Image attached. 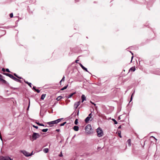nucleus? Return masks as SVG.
Wrapping results in <instances>:
<instances>
[{
	"instance_id": "9b49d317",
	"label": "nucleus",
	"mask_w": 160,
	"mask_h": 160,
	"mask_svg": "<svg viewBox=\"0 0 160 160\" xmlns=\"http://www.w3.org/2000/svg\"><path fill=\"white\" fill-rule=\"evenodd\" d=\"M62 94L61 95L58 96L56 98V100L57 101H55L54 102V104L52 105V107H53L56 104V103L58 102V101H59L61 99L63 98V97L62 96Z\"/></svg>"
},
{
	"instance_id": "393cba45",
	"label": "nucleus",
	"mask_w": 160,
	"mask_h": 160,
	"mask_svg": "<svg viewBox=\"0 0 160 160\" xmlns=\"http://www.w3.org/2000/svg\"><path fill=\"white\" fill-rule=\"evenodd\" d=\"M133 97H131H131H130V101H129V102L127 104V107H128V106L129 105H130V102H131L132 101V99H133Z\"/></svg>"
},
{
	"instance_id": "1a4fd4ad",
	"label": "nucleus",
	"mask_w": 160,
	"mask_h": 160,
	"mask_svg": "<svg viewBox=\"0 0 160 160\" xmlns=\"http://www.w3.org/2000/svg\"><path fill=\"white\" fill-rule=\"evenodd\" d=\"M132 102L128 107L127 108V110L128 112V115H126V118H127L128 119V120H129V113L130 112V111H131V108L132 107Z\"/></svg>"
},
{
	"instance_id": "ddd939ff",
	"label": "nucleus",
	"mask_w": 160,
	"mask_h": 160,
	"mask_svg": "<svg viewBox=\"0 0 160 160\" xmlns=\"http://www.w3.org/2000/svg\"><path fill=\"white\" fill-rule=\"evenodd\" d=\"M81 102L80 101L76 102L74 104V108L75 110H76L78 106L80 105Z\"/></svg>"
},
{
	"instance_id": "49530a36",
	"label": "nucleus",
	"mask_w": 160,
	"mask_h": 160,
	"mask_svg": "<svg viewBox=\"0 0 160 160\" xmlns=\"http://www.w3.org/2000/svg\"><path fill=\"white\" fill-rule=\"evenodd\" d=\"M74 112L71 115V116H70V117H71V116H72V115H73V117H76V113L75 114H74Z\"/></svg>"
},
{
	"instance_id": "bf43d9fd",
	"label": "nucleus",
	"mask_w": 160,
	"mask_h": 160,
	"mask_svg": "<svg viewBox=\"0 0 160 160\" xmlns=\"http://www.w3.org/2000/svg\"><path fill=\"white\" fill-rule=\"evenodd\" d=\"M62 95L63 96H62L63 97V98L64 97H65V98H67V96L66 94L65 96H64V94H62Z\"/></svg>"
},
{
	"instance_id": "dca6fc26",
	"label": "nucleus",
	"mask_w": 160,
	"mask_h": 160,
	"mask_svg": "<svg viewBox=\"0 0 160 160\" xmlns=\"http://www.w3.org/2000/svg\"><path fill=\"white\" fill-rule=\"evenodd\" d=\"M21 152L25 156L27 157H29V153L28 152L24 150H22L21 151Z\"/></svg>"
},
{
	"instance_id": "a18cd8bd",
	"label": "nucleus",
	"mask_w": 160,
	"mask_h": 160,
	"mask_svg": "<svg viewBox=\"0 0 160 160\" xmlns=\"http://www.w3.org/2000/svg\"><path fill=\"white\" fill-rule=\"evenodd\" d=\"M79 61V60L78 59V58H77L75 61V62L76 63H78V61Z\"/></svg>"
},
{
	"instance_id": "603ef678",
	"label": "nucleus",
	"mask_w": 160,
	"mask_h": 160,
	"mask_svg": "<svg viewBox=\"0 0 160 160\" xmlns=\"http://www.w3.org/2000/svg\"><path fill=\"white\" fill-rule=\"evenodd\" d=\"M32 127L36 129H38V127L37 126H36L34 125H33Z\"/></svg>"
},
{
	"instance_id": "9d476101",
	"label": "nucleus",
	"mask_w": 160,
	"mask_h": 160,
	"mask_svg": "<svg viewBox=\"0 0 160 160\" xmlns=\"http://www.w3.org/2000/svg\"><path fill=\"white\" fill-rule=\"evenodd\" d=\"M0 160H13L9 156H0Z\"/></svg>"
},
{
	"instance_id": "bb28decb",
	"label": "nucleus",
	"mask_w": 160,
	"mask_h": 160,
	"mask_svg": "<svg viewBox=\"0 0 160 160\" xmlns=\"http://www.w3.org/2000/svg\"><path fill=\"white\" fill-rule=\"evenodd\" d=\"M78 119L76 118V119L74 121V123L75 125H77L78 124Z\"/></svg>"
},
{
	"instance_id": "3c124183",
	"label": "nucleus",
	"mask_w": 160,
	"mask_h": 160,
	"mask_svg": "<svg viewBox=\"0 0 160 160\" xmlns=\"http://www.w3.org/2000/svg\"><path fill=\"white\" fill-rule=\"evenodd\" d=\"M10 87V88L12 89H13V90H15L16 89H17L18 88H13L12 87Z\"/></svg>"
},
{
	"instance_id": "b1692460",
	"label": "nucleus",
	"mask_w": 160,
	"mask_h": 160,
	"mask_svg": "<svg viewBox=\"0 0 160 160\" xmlns=\"http://www.w3.org/2000/svg\"><path fill=\"white\" fill-rule=\"evenodd\" d=\"M24 82L28 84L30 88L32 87V84L31 83L26 81L25 80H24Z\"/></svg>"
},
{
	"instance_id": "58836bf2",
	"label": "nucleus",
	"mask_w": 160,
	"mask_h": 160,
	"mask_svg": "<svg viewBox=\"0 0 160 160\" xmlns=\"http://www.w3.org/2000/svg\"><path fill=\"white\" fill-rule=\"evenodd\" d=\"M5 71L8 72H11L12 73L8 68H6L5 69Z\"/></svg>"
},
{
	"instance_id": "473e14b6",
	"label": "nucleus",
	"mask_w": 160,
	"mask_h": 160,
	"mask_svg": "<svg viewBox=\"0 0 160 160\" xmlns=\"http://www.w3.org/2000/svg\"><path fill=\"white\" fill-rule=\"evenodd\" d=\"M36 123L39 126H44V125L42 123H40L39 122H36Z\"/></svg>"
},
{
	"instance_id": "f257e3e1",
	"label": "nucleus",
	"mask_w": 160,
	"mask_h": 160,
	"mask_svg": "<svg viewBox=\"0 0 160 160\" xmlns=\"http://www.w3.org/2000/svg\"><path fill=\"white\" fill-rule=\"evenodd\" d=\"M85 130L87 134H90L93 132V129H92L91 125L90 124H88L85 126Z\"/></svg>"
},
{
	"instance_id": "052dcab7",
	"label": "nucleus",
	"mask_w": 160,
	"mask_h": 160,
	"mask_svg": "<svg viewBox=\"0 0 160 160\" xmlns=\"http://www.w3.org/2000/svg\"><path fill=\"white\" fill-rule=\"evenodd\" d=\"M2 71L4 72H4L5 71V69L4 68H2Z\"/></svg>"
},
{
	"instance_id": "2eb2a0df",
	"label": "nucleus",
	"mask_w": 160,
	"mask_h": 160,
	"mask_svg": "<svg viewBox=\"0 0 160 160\" xmlns=\"http://www.w3.org/2000/svg\"><path fill=\"white\" fill-rule=\"evenodd\" d=\"M128 144V146L130 147L131 145V139H129L128 140L126 143V148L125 149H126L127 148V144Z\"/></svg>"
},
{
	"instance_id": "09e8293b",
	"label": "nucleus",
	"mask_w": 160,
	"mask_h": 160,
	"mask_svg": "<svg viewBox=\"0 0 160 160\" xmlns=\"http://www.w3.org/2000/svg\"><path fill=\"white\" fill-rule=\"evenodd\" d=\"M92 112H91L90 113H89L88 115V117H91V118H92Z\"/></svg>"
},
{
	"instance_id": "c03bdc74",
	"label": "nucleus",
	"mask_w": 160,
	"mask_h": 160,
	"mask_svg": "<svg viewBox=\"0 0 160 160\" xmlns=\"http://www.w3.org/2000/svg\"><path fill=\"white\" fill-rule=\"evenodd\" d=\"M9 16L10 17V18H12L13 17V14L12 13H11L10 14Z\"/></svg>"
},
{
	"instance_id": "f8f14e48",
	"label": "nucleus",
	"mask_w": 160,
	"mask_h": 160,
	"mask_svg": "<svg viewBox=\"0 0 160 160\" xmlns=\"http://www.w3.org/2000/svg\"><path fill=\"white\" fill-rule=\"evenodd\" d=\"M93 118H91V117H87L84 119V121L86 123L89 122V121H91L92 120Z\"/></svg>"
},
{
	"instance_id": "37998d69",
	"label": "nucleus",
	"mask_w": 160,
	"mask_h": 160,
	"mask_svg": "<svg viewBox=\"0 0 160 160\" xmlns=\"http://www.w3.org/2000/svg\"><path fill=\"white\" fill-rule=\"evenodd\" d=\"M35 91L37 92L38 93H39L40 92V90L38 89H35Z\"/></svg>"
},
{
	"instance_id": "69168bd1",
	"label": "nucleus",
	"mask_w": 160,
	"mask_h": 160,
	"mask_svg": "<svg viewBox=\"0 0 160 160\" xmlns=\"http://www.w3.org/2000/svg\"><path fill=\"white\" fill-rule=\"evenodd\" d=\"M53 113V109L51 107V113Z\"/></svg>"
},
{
	"instance_id": "39448f33",
	"label": "nucleus",
	"mask_w": 160,
	"mask_h": 160,
	"mask_svg": "<svg viewBox=\"0 0 160 160\" xmlns=\"http://www.w3.org/2000/svg\"><path fill=\"white\" fill-rule=\"evenodd\" d=\"M138 61L139 62V64H140V63H142V62L144 63L145 64L148 65H149L151 64L150 61H148V60H147L146 59L142 60V59L140 58H138Z\"/></svg>"
},
{
	"instance_id": "774afa93",
	"label": "nucleus",
	"mask_w": 160,
	"mask_h": 160,
	"mask_svg": "<svg viewBox=\"0 0 160 160\" xmlns=\"http://www.w3.org/2000/svg\"><path fill=\"white\" fill-rule=\"evenodd\" d=\"M122 128L121 125H120L118 127V129H119L121 128Z\"/></svg>"
},
{
	"instance_id": "ea45409f",
	"label": "nucleus",
	"mask_w": 160,
	"mask_h": 160,
	"mask_svg": "<svg viewBox=\"0 0 160 160\" xmlns=\"http://www.w3.org/2000/svg\"><path fill=\"white\" fill-rule=\"evenodd\" d=\"M150 138H153L154 140H155V141L157 140V139L154 136H152L150 137Z\"/></svg>"
},
{
	"instance_id": "aec40b11",
	"label": "nucleus",
	"mask_w": 160,
	"mask_h": 160,
	"mask_svg": "<svg viewBox=\"0 0 160 160\" xmlns=\"http://www.w3.org/2000/svg\"><path fill=\"white\" fill-rule=\"evenodd\" d=\"M76 92H73L72 93H70L69 95L67 96V99H68L69 98H72V96L74 94H75L76 93Z\"/></svg>"
},
{
	"instance_id": "c756f323",
	"label": "nucleus",
	"mask_w": 160,
	"mask_h": 160,
	"mask_svg": "<svg viewBox=\"0 0 160 160\" xmlns=\"http://www.w3.org/2000/svg\"><path fill=\"white\" fill-rule=\"evenodd\" d=\"M82 69L84 71H85L86 72H89V71L88 70V69L87 68H86V67H85L84 66Z\"/></svg>"
},
{
	"instance_id": "5fc2aeb1",
	"label": "nucleus",
	"mask_w": 160,
	"mask_h": 160,
	"mask_svg": "<svg viewBox=\"0 0 160 160\" xmlns=\"http://www.w3.org/2000/svg\"><path fill=\"white\" fill-rule=\"evenodd\" d=\"M133 57H134V55H132V56L131 58V62H132V61L133 59Z\"/></svg>"
},
{
	"instance_id": "a878e982",
	"label": "nucleus",
	"mask_w": 160,
	"mask_h": 160,
	"mask_svg": "<svg viewBox=\"0 0 160 160\" xmlns=\"http://www.w3.org/2000/svg\"><path fill=\"white\" fill-rule=\"evenodd\" d=\"M48 148H45L43 149V151L45 153H47L48 151Z\"/></svg>"
},
{
	"instance_id": "de8ad7c7",
	"label": "nucleus",
	"mask_w": 160,
	"mask_h": 160,
	"mask_svg": "<svg viewBox=\"0 0 160 160\" xmlns=\"http://www.w3.org/2000/svg\"><path fill=\"white\" fill-rule=\"evenodd\" d=\"M127 51L130 52L132 55H134L133 53L131 51L127 50Z\"/></svg>"
},
{
	"instance_id": "5701e85b",
	"label": "nucleus",
	"mask_w": 160,
	"mask_h": 160,
	"mask_svg": "<svg viewBox=\"0 0 160 160\" xmlns=\"http://www.w3.org/2000/svg\"><path fill=\"white\" fill-rule=\"evenodd\" d=\"M13 80L14 81H16V82H20V83L22 82V81H21V80H20V79H18L16 78L15 77H14L13 78Z\"/></svg>"
},
{
	"instance_id": "a211bd4d",
	"label": "nucleus",
	"mask_w": 160,
	"mask_h": 160,
	"mask_svg": "<svg viewBox=\"0 0 160 160\" xmlns=\"http://www.w3.org/2000/svg\"><path fill=\"white\" fill-rule=\"evenodd\" d=\"M68 84L67 85H65L64 87H63V88H62L59 91H58V92H61V91H63L64 90L67 88L68 87Z\"/></svg>"
},
{
	"instance_id": "2f4dec72",
	"label": "nucleus",
	"mask_w": 160,
	"mask_h": 160,
	"mask_svg": "<svg viewBox=\"0 0 160 160\" xmlns=\"http://www.w3.org/2000/svg\"><path fill=\"white\" fill-rule=\"evenodd\" d=\"M132 90L133 91V92L132 93V94H131V97H133V96L134 95V94H135V88H133Z\"/></svg>"
},
{
	"instance_id": "4d7b16f0",
	"label": "nucleus",
	"mask_w": 160,
	"mask_h": 160,
	"mask_svg": "<svg viewBox=\"0 0 160 160\" xmlns=\"http://www.w3.org/2000/svg\"><path fill=\"white\" fill-rule=\"evenodd\" d=\"M33 154V152H32V153H29V156H32V155Z\"/></svg>"
},
{
	"instance_id": "680f3d73",
	"label": "nucleus",
	"mask_w": 160,
	"mask_h": 160,
	"mask_svg": "<svg viewBox=\"0 0 160 160\" xmlns=\"http://www.w3.org/2000/svg\"><path fill=\"white\" fill-rule=\"evenodd\" d=\"M36 87L35 86H33L32 88V89L35 91V89H36Z\"/></svg>"
},
{
	"instance_id": "72a5a7b5",
	"label": "nucleus",
	"mask_w": 160,
	"mask_h": 160,
	"mask_svg": "<svg viewBox=\"0 0 160 160\" xmlns=\"http://www.w3.org/2000/svg\"><path fill=\"white\" fill-rule=\"evenodd\" d=\"M121 131H118V136H119V137L120 138H122V136L121 135Z\"/></svg>"
},
{
	"instance_id": "8fccbe9b",
	"label": "nucleus",
	"mask_w": 160,
	"mask_h": 160,
	"mask_svg": "<svg viewBox=\"0 0 160 160\" xmlns=\"http://www.w3.org/2000/svg\"><path fill=\"white\" fill-rule=\"evenodd\" d=\"M119 108H120L119 109V108H118V112H119L121 111V106H120Z\"/></svg>"
},
{
	"instance_id": "7ed1b4c3",
	"label": "nucleus",
	"mask_w": 160,
	"mask_h": 160,
	"mask_svg": "<svg viewBox=\"0 0 160 160\" xmlns=\"http://www.w3.org/2000/svg\"><path fill=\"white\" fill-rule=\"evenodd\" d=\"M72 71L71 72V74L73 76H78V73H79L78 70L76 66H75L72 70Z\"/></svg>"
},
{
	"instance_id": "0e129e2a",
	"label": "nucleus",
	"mask_w": 160,
	"mask_h": 160,
	"mask_svg": "<svg viewBox=\"0 0 160 160\" xmlns=\"http://www.w3.org/2000/svg\"><path fill=\"white\" fill-rule=\"evenodd\" d=\"M76 134H75L73 137H72V140L73 139L75 138V137H76Z\"/></svg>"
},
{
	"instance_id": "4be33fe9",
	"label": "nucleus",
	"mask_w": 160,
	"mask_h": 160,
	"mask_svg": "<svg viewBox=\"0 0 160 160\" xmlns=\"http://www.w3.org/2000/svg\"><path fill=\"white\" fill-rule=\"evenodd\" d=\"M67 123V122L65 121L64 122H63L62 123H60L58 125V128H59L60 127H62L64 126L66 123Z\"/></svg>"
},
{
	"instance_id": "4468645a",
	"label": "nucleus",
	"mask_w": 160,
	"mask_h": 160,
	"mask_svg": "<svg viewBox=\"0 0 160 160\" xmlns=\"http://www.w3.org/2000/svg\"><path fill=\"white\" fill-rule=\"evenodd\" d=\"M2 74L4 75H5L9 77H10V78H12V79L14 77L12 75L10 74H9V73H6L5 72H3V73H2Z\"/></svg>"
},
{
	"instance_id": "412c9836",
	"label": "nucleus",
	"mask_w": 160,
	"mask_h": 160,
	"mask_svg": "<svg viewBox=\"0 0 160 160\" xmlns=\"http://www.w3.org/2000/svg\"><path fill=\"white\" fill-rule=\"evenodd\" d=\"M72 128L75 131H78L79 130V127L77 125L74 126Z\"/></svg>"
},
{
	"instance_id": "f3484780",
	"label": "nucleus",
	"mask_w": 160,
	"mask_h": 160,
	"mask_svg": "<svg viewBox=\"0 0 160 160\" xmlns=\"http://www.w3.org/2000/svg\"><path fill=\"white\" fill-rule=\"evenodd\" d=\"M81 102L82 103L84 101H86L87 100L86 97L84 94H82L81 95Z\"/></svg>"
},
{
	"instance_id": "4c0bfd02",
	"label": "nucleus",
	"mask_w": 160,
	"mask_h": 160,
	"mask_svg": "<svg viewBox=\"0 0 160 160\" xmlns=\"http://www.w3.org/2000/svg\"><path fill=\"white\" fill-rule=\"evenodd\" d=\"M65 77L64 76H63V77L62 78V79L61 80V82H63L65 80Z\"/></svg>"
},
{
	"instance_id": "864d4df0",
	"label": "nucleus",
	"mask_w": 160,
	"mask_h": 160,
	"mask_svg": "<svg viewBox=\"0 0 160 160\" xmlns=\"http://www.w3.org/2000/svg\"><path fill=\"white\" fill-rule=\"evenodd\" d=\"M101 149V148L100 147L98 146L97 148L98 150L99 151L100 149Z\"/></svg>"
},
{
	"instance_id": "0eeeda50",
	"label": "nucleus",
	"mask_w": 160,
	"mask_h": 160,
	"mask_svg": "<svg viewBox=\"0 0 160 160\" xmlns=\"http://www.w3.org/2000/svg\"><path fill=\"white\" fill-rule=\"evenodd\" d=\"M3 78H4V77L0 74V81L2 82L3 83L6 84L8 86H9V83L5 80L3 79Z\"/></svg>"
},
{
	"instance_id": "f704fd0d",
	"label": "nucleus",
	"mask_w": 160,
	"mask_h": 160,
	"mask_svg": "<svg viewBox=\"0 0 160 160\" xmlns=\"http://www.w3.org/2000/svg\"><path fill=\"white\" fill-rule=\"evenodd\" d=\"M57 87V86H54L53 85H51V87H50L51 88H52L53 89H55Z\"/></svg>"
},
{
	"instance_id": "6e6d98bb",
	"label": "nucleus",
	"mask_w": 160,
	"mask_h": 160,
	"mask_svg": "<svg viewBox=\"0 0 160 160\" xmlns=\"http://www.w3.org/2000/svg\"><path fill=\"white\" fill-rule=\"evenodd\" d=\"M55 131L57 132H59L60 131V129H56V130Z\"/></svg>"
},
{
	"instance_id": "6ab92c4d",
	"label": "nucleus",
	"mask_w": 160,
	"mask_h": 160,
	"mask_svg": "<svg viewBox=\"0 0 160 160\" xmlns=\"http://www.w3.org/2000/svg\"><path fill=\"white\" fill-rule=\"evenodd\" d=\"M136 70V68L135 66H133L130 68L128 72V73L130 72V71L133 72L135 71Z\"/></svg>"
},
{
	"instance_id": "423d86ee",
	"label": "nucleus",
	"mask_w": 160,
	"mask_h": 160,
	"mask_svg": "<svg viewBox=\"0 0 160 160\" xmlns=\"http://www.w3.org/2000/svg\"><path fill=\"white\" fill-rule=\"evenodd\" d=\"M63 119V118L58 119L56 120L51 121V127H52L54 124H58L59 122H61L62 120Z\"/></svg>"
},
{
	"instance_id": "13d9d810",
	"label": "nucleus",
	"mask_w": 160,
	"mask_h": 160,
	"mask_svg": "<svg viewBox=\"0 0 160 160\" xmlns=\"http://www.w3.org/2000/svg\"><path fill=\"white\" fill-rule=\"evenodd\" d=\"M80 0H75L74 2L75 3L78 2L80 1Z\"/></svg>"
},
{
	"instance_id": "f03ea898",
	"label": "nucleus",
	"mask_w": 160,
	"mask_h": 160,
	"mask_svg": "<svg viewBox=\"0 0 160 160\" xmlns=\"http://www.w3.org/2000/svg\"><path fill=\"white\" fill-rule=\"evenodd\" d=\"M96 132L97 136L98 137H101L104 135L103 131L100 127H98L96 129Z\"/></svg>"
},
{
	"instance_id": "79ce46f5",
	"label": "nucleus",
	"mask_w": 160,
	"mask_h": 160,
	"mask_svg": "<svg viewBox=\"0 0 160 160\" xmlns=\"http://www.w3.org/2000/svg\"><path fill=\"white\" fill-rule=\"evenodd\" d=\"M79 108L77 109V115L78 116L79 115Z\"/></svg>"
},
{
	"instance_id": "c9c22d12",
	"label": "nucleus",
	"mask_w": 160,
	"mask_h": 160,
	"mask_svg": "<svg viewBox=\"0 0 160 160\" xmlns=\"http://www.w3.org/2000/svg\"><path fill=\"white\" fill-rule=\"evenodd\" d=\"M48 129H43L42 130V131L43 132H47L48 130Z\"/></svg>"
},
{
	"instance_id": "e433bc0d",
	"label": "nucleus",
	"mask_w": 160,
	"mask_h": 160,
	"mask_svg": "<svg viewBox=\"0 0 160 160\" xmlns=\"http://www.w3.org/2000/svg\"><path fill=\"white\" fill-rule=\"evenodd\" d=\"M58 156L60 157H62L63 156L62 152L61 151L60 153L59 154Z\"/></svg>"
},
{
	"instance_id": "6e6552de",
	"label": "nucleus",
	"mask_w": 160,
	"mask_h": 160,
	"mask_svg": "<svg viewBox=\"0 0 160 160\" xmlns=\"http://www.w3.org/2000/svg\"><path fill=\"white\" fill-rule=\"evenodd\" d=\"M40 137V135L38 133L33 132L32 135V139L33 140H36Z\"/></svg>"
},
{
	"instance_id": "20e7f679",
	"label": "nucleus",
	"mask_w": 160,
	"mask_h": 160,
	"mask_svg": "<svg viewBox=\"0 0 160 160\" xmlns=\"http://www.w3.org/2000/svg\"><path fill=\"white\" fill-rule=\"evenodd\" d=\"M72 71L71 72V74L73 76H78V73H79L78 70L76 66H75L72 70Z\"/></svg>"
},
{
	"instance_id": "c85d7f7f",
	"label": "nucleus",
	"mask_w": 160,
	"mask_h": 160,
	"mask_svg": "<svg viewBox=\"0 0 160 160\" xmlns=\"http://www.w3.org/2000/svg\"><path fill=\"white\" fill-rule=\"evenodd\" d=\"M112 120L114 122V124H118V122L115 119L112 118Z\"/></svg>"
},
{
	"instance_id": "338daca9",
	"label": "nucleus",
	"mask_w": 160,
	"mask_h": 160,
	"mask_svg": "<svg viewBox=\"0 0 160 160\" xmlns=\"http://www.w3.org/2000/svg\"><path fill=\"white\" fill-rule=\"evenodd\" d=\"M122 115H120L118 118V120H120L121 119V118H120V117Z\"/></svg>"
},
{
	"instance_id": "e2e57ef3",
	"label": "nucleus",
	"mask_w": 160,
	"mask_h": 160,
	"mask_svg": "<svg viewBox=\"0 0 160 160\" xmlns=\"http://www.w3.org/2000/svg\"><path fill=\"white\" fill-rule=\"evenodd\" d=\"M13 75H14L17 78V77H18V76L16 73H13Z\"/></svg>"
},
{
	"instance_id": "7c9ffc66",
	"label": "nucleus",
	"mask_w": 160,
	"mask_h": 160,
	"mask_svg": "<svg viewBox=\"0 0 160 160\" xmlns=\"http://www.w3.org/2000/svg\"><path fill=\"white\" fill-rule=\"evenodd\" d=\"M90 102L95 107L97 108H98V106H96V104L94 103V102H92V101H90Z\"/></svg>"
},
{
	"instance_id": "a19ab883",
	"label": "nucleus",
	"mask_w": 160,
	"mask_h": 160,
	"mask_svg": "<svg viewBox=\"0 0 160 160\" xmlns=\"http://www.w3.org/2000/svg\"><path fill=\"white\" fill-rule=\"evenodd\" d=\"M78 64L82 68L84 67L81 63H78Z\"/></svg>"
},
{
	"instance_id": "cd10ccee",
	"label": "nucleus",
	"mask_w": 160,
	"mask_h": 160,
	"mask_svg": "<svg viewBox=\"0 0 160 160\" xmlns=\"http://www.w3.org/2000/svg\"><path fill=\"white\" fill-rule=\"evenodd\" d=\"M46 94H42L41 97V100H43L44 99V98L46 96Z\"/></svg>"
}]
</instances>
